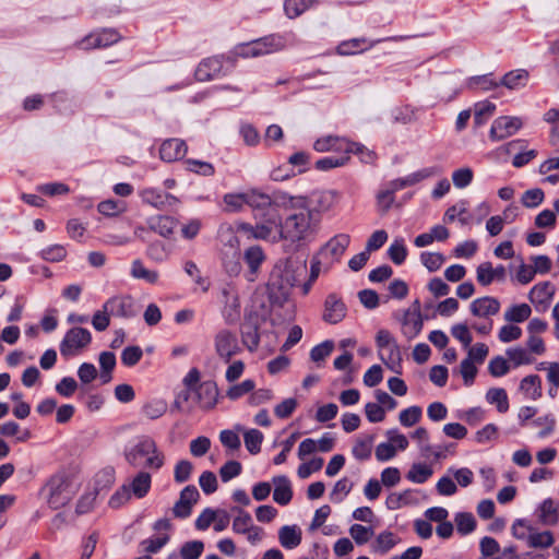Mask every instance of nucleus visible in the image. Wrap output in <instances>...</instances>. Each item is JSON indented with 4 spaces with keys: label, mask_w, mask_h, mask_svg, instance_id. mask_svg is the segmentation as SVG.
I'll use <instances>...</instances> for the list:
<instances>
[{
    "label": "nucleus",
    "mask_w": 559,
    "mask_h": 559,
    "mask_svg": "<svg viewBox=\"0 0 559 559\" xmlns=\"http://www.w3.org/2000/svg\"><path fill=\"white\" fill-rule=\"evenodd\" d=\"M532 309L527 304L512 306L504 312V320L508 322H523L530 318Z\"/></svg>",
    "instance_id": "nucleus-36"
},
{
    "label": "nucleus",
    "mask_w": 559,
    "mask_h": 559,
    "mask_svg": "<svg viewBox=\"0 0 559 559\" xmlns=\"http://www.w3.org/2000/svg\"><path fill=\"white\" fill-rule=\"evenodd\" d=\"M280 544L286 549H294L301 543V530L297 525H285L278 531Z\"/></svg>",
    "instance_id": "nucleus-23"
},
{
    "label": "nucleus",
    "mask_w": 559,
    "mask_h": 559,
    "mask_svg": "<svg viewBox=\"0 0 559 559\" xmlns=\"http://www.w3.org/2000/svg\"><path fill=\"white\" fill-rule=\"evenodd\" d=\"M510 370V365L508 360L502 356H496L491 358L488 364V371L492 377H502L507 374Z\"/></svg>",
    "instance_id": "nucleus-56"
},
{
    "label": "nucleus",
    "mask_w": 559,
    "mask_h": 559,
    "mask_svg": "<svg viewBox=\"0 0 559 559\" xmlns=\"http://www.w3.org/2000/svg\"><path fill=\"white\" fill-rule=\"evenodd\" d=\"M219 391L217 384L212 381H203L194 388V404L203 411H211L218 401Z\"/></svg>",
    "instance_id": "nucleus-8"
},
{
    "label": "nucleus",
    "mask_w": 559,
    "mask_h": 559,
    "mask_svg": "<svg viewBox=\"0 0 559 559\" xmlns=\"http://www.w3.org/2000/svg\"><path fill=\"white\" fill-rule=\"evenodd\" d=\"M223 69V60L219 57L204 59L195 70L198 81L205 82L217 76Z\"/></svg>",
    "instance_id": "nucleus-18"
},
{
    "label": "nucleus",
    "mask_w": 559,
    "mask_h": 559,
    "mask_svg": "<svg viewBox=\"0 0 559 559\" xmlns=\"http://www.w3.org/2000/svg\"><path fill=\"white\" fill-rule=\"evenodd\" d=\"M389 349L388 359L384 360L385 366L393 372L401 374L402 373V353L399 344L395 342Z\"/></svg>",
    "instance_id": "nucleus-38"
},
{
    "label": "nucleus",
    "mask_w": 559,
    "mask_h": 559,
    "mask_svg": "<svg viewBox=\"0 0 559 559\" xmlns=\"http://www.w3.org/2000/svg\"><path fill=\"white\" fill-rule=\"evenodd\" d=\"M243 260L249 267L246 277L249 282L255 281L257 273L265 260V254L260 246H251L245 250Z\"/></svg>",
    "instance_id": "nucleus-15"
},
{
    "label": "nucleus",
    "mask_w": 559,
    "mask_h": 559,
    "mask_svg": "<svg viewBox=\"0 0 559 559\" xmlns=\"http://www.w3.org/2000/svg\"><path fill=\"white\" fill-rule=\"evenodd\" d=\"M500 310V302L493 297H481L475 299L471 304V312L476 317H488L498 313Z\"/></svg>",
    "instance_id": "nucleus-20"
},
{
    "label": "nucleus",
    "mask_w": 559,
    "mask_h": 559,
    "mask_svg": "<svg viewBox=\"0 0 559 559\" xmlns=\"http://www.w3.org/2000/svg\"><path fill=\"white\" fill-rule=\"evenodd\" d=\"M204 549V544L201 540H192L183 544L180 549L182 559H198Z\"/></svg>",
    "instance_id": "nucleus-55"
},
{
    "label": "nucleus",
    "mask_w": 559,
    "mask_h": 559,
    "mask_svg": "<svg viewBox=\"0 0 559 559\" xmlns=\"http://www.w3.org/2000/svg\"><path fill=\"white\" fill-rule=\"evenodd\" d=\"M254 388H255L254 381L247 379L239 384H235V385L230 386L227 390L226 395L228 399L235 401V400L240 399L245 394L253 391Z\"/></svg>",
    "instance_id": "nucleus-48"
},
{
    "label": "nucleus",
    "mask_w": 559,
    "mask_h": 559,
    "mask_svg": "<svg viewBox=\"0 0 559 559\" xmlns=\"http://www.w3.org/2000/svg\"><path fill=\"white\" fill-rule=\"evenodd\" d=\"M346 316V306L335 295L330 294L324 302L323 320L330 324L341 322Z\"/></svg>",
    "instance_id": "nucleus-13"
},
{
    "label": "nucleus",
    "mask_w": 559,
    "mask_h": 559,
    "mask_svg": "<svg viewBox=\"0 0 559 559\" xmlns=\"http://www.w3.org/2000/svg\"><path fill=\"white\" fill-rule=\"evenodd\" d=\"M245 445L251 454H258L261 451L263 433L258 429H250L243 435Z\"/></svg>",
    "instance_id": "nucleus-41"
},
{
    "label": "nucleus",
    "mask_w": 559,
    "mask_h": 559,
    "mask_svg": "<svg viewBox=\"0 0 559 559\" xmlns=\"http://www.w3.org/2000/svg\"><path fill=\"white\" fill-rule=\"evenodd\" d=\"M528 528L527 546L531 548L546 549L554 545L555 537L550 531L536 532L533 527Z\"/></svg>",
    "instance_id": "nucleus-26"
},
{
    "label": "nucleus",
    "mask_w": 559,
    "mask_h": 559,
    "mask_svg": "<svg viewBox=\"0 0 559 559\" xmlns=\"http://www.w3.org/2000/svg\"><path fill=\"white\" fill-rule=\"evenodd\" d=\"M349 534L358 545L366 544L374 534L373 528L360 524H354L349 528Z\"/></svg>",
    "instance_id": "nucleus-52"
},
{
    "label": "nucleus",
    "mask_w": 559,
    "mask_h": 559,
    "mask_svg": "<svg viewBox=\"0 0 559 559\" xmlns=\"http://www.w3.org/2000/svg\"><path fill=\"white\" fill-rule=\"evenodd\" d=\"M506 354L514 367L530 365L534 361V358L531 356L527 349L522 347L508 348Z\"/></svg>",
    "instance_id": "nucleus-42"
},
{
    "label": "nucleus",
    "mask_w": 559,
    "mask_h": 559,
    "mask_svg": "<svg viewBox=\"0 0 559 559\" xmlns=\"http://www.w3.org/2000/svg\"><path fill=\"white\" fill-rule=\"evenodd\" d=\"M432 475V469L424 464H414L407 473V478L416 484L425 483Z\"/></svg>",
    "instance_id": "nucleus-47"
},
{
    "label": "nucleus",
    "mask_w": 559,
    "mask_h": 559,
    "mask_svg": "<svg viewBox=\"0 0 559 559\" xmlns=\"http://www.w3.org/2000/svg\"><path fill=\"white\" fill-rule=\"evenodd\" d=\"M544 191L539 188L526 190L522 195V204L525 207H536L544 201Z\"/></svg>",
    "instance_id": "nucleus-59"
},
{
    "label": "nucleus",
    "mask_w": 559,
    "mask_h": 559,
    "mask_svg": "<svg viewBox=\"0 0 559 559\" xmlns=\"http://www.w3.org/2000/svg\"><path fill=\"white\" fill-rule=\"evenodd\" d=\"M238 512V515L233 521V531L237 534H246L252 524L251 515L239 508H234Z\"/></svg>",
    "instance_id": "nucleus-43"
},
{
    "label": "nucleus",
    "mask_w": 559,
    "mask_h": 559,
    "mask_svg": "<svg viewBox=\"0 0 559 559\" xmlns=\"http://www.w3.org/2000/svg\"><path fill=\"white\" fill-rule=\"evenodd\" d=\"M70 479L64 472L52 475L45 485L47 503L53 510L64 507L71 499L69 493Z\"/></svg>",
    "instance_id": "nucleus-4"
},
{
    "label": "nucleus",
    "mask_w": 559,
    "mask_h": 559,
    "mask_svg": "<svg viewBox=\"0 0 559 559\" xmlns=\"http://www.w3.org/2000/svg\"><path fill=\"white\" fill-rule=\"evenodd\" d=\"M476 274L477 282L483 286H488L493 281H504L507 272L503 265L492 267L490 262H483L477 266Z\"/></svg>",
    "instance_id": "nucleus-14"
},
{
    "label": "nucleus",
    "mask_w": 559,
    "mask_h": 559,
    "mask_svg": "<svg viewBox=\"0 0 559 559\" xmlns=\"http://www.w3.org/2000/svg\"><path fill=\"white\" fill-rule=\"evenodd\" d=\"M103 308L115 317L131 318L135 316L134 302L130 296L112 297L108 299Z\"/></svg>",
    "instance_id": "nucleus-11"
},
{
    "label": "nucleus",
    "mask_w": 559,
    "mask_h": 559,
    "mask_svg": "<svg viewBox=\"0 0 559 559\" xmlns=\"http://www.w3.org/2000/svg\"><path fill=\"white\" fill-rule=\"evenodd\" d=\"M147 225L150 230L155 231L162 237L166 238L174 233L177 226V222L171 216L157 215L150 217L147 221Z\"/></svg>",
    "instance_id": "nucleus-21"
},
{
    "label": "nucleus",
    "mask_w": 559,
    "mask_h": 559,
    "mask_svg": "<svg viewBox=\"0 0 559 559\" xmlns=\"http://www.w3.org/2000/svg\"><path fill=\"white\" fill-rule=\"evenodd\" d=\"M334 349L333 341H324L321 344L314 346L310 352V358L314 362L323 361Z\"/></svg>",
    "instance_id": "nucleus-53"
},
{
    "label": "nucleus",
    "mask_w": 559,
    "mask_h": 559,
    "mask_svg": "<svg viewBox=\"0 0 559 559\" xmlns=\"http://www.w3.org/2000/svg\"><path fill=\"white\" fill-rule=\"evenodd\" d=\"M414 309L406 310L402 324H403V333L406 337L413 338L417 336L423 329V318L420 313V304L418 300H415L413 304Z\"/></svg>",
    "instance_id": "nucleus-12"
},
{
    "label": "nucleus",
    "mask_w": 559,
    "mask_h": 559,
    "mask_svg": "<svg viewBox=\"0 0 559 559\" xmlns=\"http://www.w3.org/2000/svg\"><path fill=\"white\" fill-rule=\"evenodd\" d=\"M366 38H353L349 40L342 41L337 46V52L343 56L353 55L356 51H364L367 47L362 48L361 45L366 44Z\"/></svg>",
    "instance_id": "nucleus-54"
},
{
    "label": "nucleus",
    "mask_w": 559,
    "mask_h": 559,
    "mask_svg": "<svg viewBox=\"0 0 559 559\" xmlns=\"http://www.w3.org/2000/svg\"><path fill=\"white\" fill-rule=\"evenodd\" d=\"M496 110V105L490 102H480L475 105L474 122L481 126L487 118L491 117Z\"/></svg>",
    "instance_id": "nucleus-44"
},
{
    "label": "nucleus",
    "mask_w": 559,
    "mask_h": 559,
    "mask_svg": "<svg viewBox=\"0 0 559 559\" xmlns=\"http://www.w3.org/2000/svg\"><path fill=\"white\" fill-rule=\"evenodd\" d=\"M314 0H285L284 11L287 17L295 19L311 8Z\"/></svg>",
    "instance_id": "nucleus-33"
},
{
    "label": "nucleus",
    "mask_w": 559,
    "mask_h": 559,
    "mask_svg": "<svg viewBox=\"0 0 559 559\" xmlns=\"http://www.w3.org/2000/svg\"><path fill=\"white\" fill-rule=\"evenodd\" d=\"M440 173H441L440 167L432 166V167L423 168L416 173H413V174L406 176L405 178H406L408 187H411V186H414L427 178L437 176Z\"/></svg>",
    "instance_id": "nucleus-49"
},
{
    "label": "nucleus",
    "mask_w": 559,
    "mask_h": 559,
    "mask_svg": "<svg viewBox=\"0 0 559 559\" xmlns=\"http://www.w3.org/2000/svg\"><path fill=\"white\" fill-rule=\"evenodd\" d=\"M396 545L394 534L389 531H384L378 535L374 543L371 545L372 551L381 555L386 554Z\"/></svg>",
    "instance_id": "nucleus-34"
},
{
    "label": "nucleus",
    "mask_w": 559,
    "mask_h": 559,
    "mask_svg": "<svg viewBox=\"0 0 559 559\" xmlns=\"http://www.w3.org/2000/svg\"><path fill=\"white\" fill-rule=\"evenodd\" d=\"M420 417H421V408L419 406H411L406 409H403L400 413L399 419L403 426L412 427L417 421H419Z\"/></svg>",
    "instance_id": "nucleus-57"
},
{
    "label": "nucleus",
    "mask_w": 559,
    "mask_h": 559,
    "mask_svg": "<svg viewBox=\"0 0 559 559\" xmlns=\"http://www.w3.org/2000/svg\"><path fill=\"white\" fill-rule=\"evenodd\" d=\"M194 388H186L181 390L175 399L174 407H176L179 411H185L187 413H191L194 407Z\"/></svg>",
    "instance_id": "nucleus-31"
},
{
    "label": "nucleus",
    "mask_w": 559,
    "mask_h": 559,
    "mask_svg": "<svg viewBox=\"0 0 559 559\" xmlns=\"http://www.w3.org/2000/svg\"><path fill=\"white\" fill-rule=\"evenodd\" d=\"M554 295V288L549 282L535 285L531 293L530 299L532 302H546L551 299Z\"/></svg>",
    "instance_id": "nucleus-40"
},
{
    "label": "nucleus",
    "mask_w": 559,
    "mask_h": 559,
    "mask_svg": "<svg viewBox=\"0 0 559 559\" xmlns=\"http://www.w3.org/2000/svg\"><path fill=\"white\" fill-rule=\"evenodd\" d=\"M40 255L46 261L59 262L66 258L67 250L61 245H52L46 249H43Z\"/></svg>",
    "instance_id": "nucleus-63"
},
{
    "label": "nucleus",
    "mask_w": 559,
    "mask_h": 559,
    "mask_svg": "<svg viewBox=\"0 0 559 559\" xmlns=\"http://www.w3.org/2000/svg\"><path fill=\"white\" fill-rule=\"evenodd\" d=\"M119 40V35L114 29H105L98 34H92L85 37L82 45L85 49L105 48Z\"/></svg>",
    "instance_id": "nucleus-19"
},
{
    "label": "nucleus",
    "mask_w": 559,
    "mask_h": 559,
    "mask_svg": "<svg viewBox=\"0 0 559 559\" xmlns=\"http://www.w3.org/2000/svg\"><path fill=\"white\" fill-rule=\"evenodd\" d=\"M454 522L457 532L462 535L472 533L476 527V520L469 512H460L455 515Z\"/></svg>",
    "instance_id": "nucleus-39"
},
{
    "label": "nucleus",
    "mask_w": 559,
    "mask_h": 559,
    "mask_svg": "<svg viewBox=\"0 0 559 559\" xmlns=\"http://www.w3.org/2000/svg\"><path fill=\"white\" fill-rule=\"evenodd\" d=\"M92 342V334L87 329L74 326L67 331L60 342V354L64 358L81 354Z\"/></svg>",
    "instance_id": "nucleus-5"
},
{
    "label": "nucleus",
    "mask_w": 559,
    "mask_h": 559,
    "mask_svg": "<svg viewBox=\"0 0 559 559\" xmlns=\"http://www.w3.org/2000/svg\"><path fill=\"white\" fill-rule=\"evenodd\" d=\"M522 120L518 117H499L490 128V139L492 141H500L511 136L522 127Z\"/></svg>",
    "instance_id": "nucleus-9"
},
{
    "label": "nucleus",
    "mask_w": 559,
    "mask_h": 559,
    "mask_svg": "<svg viewBox=\"0 0 559 559\" xmlns=\"http://www.w3.org/2000/svg\"><path fill=\"white\" fill-rule=\"evenodd\" d=\"M214 348L216 355L224 362H229L235 355L241 352L236 334L227 329L219 330L215 334Z\"/></svg>",
    "instance_id": "nucleus-7"
},
{
    "label": "nucleus",
    "mask_w": 559,
    "mask_h": 559,
    "mask_svg": "<svg viewBox=\"0 0 559 559\" xmlns=\"http://www.w3.org/2000/svg\"><path fill=\"white\" fill-rule=\"evenodd\" d=\"M486 400L490 404H496L499 413H506L509 409V400L504 389H489L486 393Z\"/></svg>",
    "instance_id": "nucleus-32"
},
{
    "label": "nucleus",
    "mask_w": 559,
    "mask_h": 559,
    "mask_svg": "<svg viewBox=\"0 0 559 559\" xmlns=\"http://www.w3.org/2000/svg\"><path fill=\"white\" fill-rule=\"evenodd\" d=\"M242 471V466L238 461H228L219 469V476L224 483L237 477Z\"/></svg>",
    "instance_id": "nucleus-62"
},
{
    "label": "nucleus",
    "mask_w": 559,
    "mask_h": 559,
    "mask_svg": "<svg viewBox=\"0 0 559 559\" xmlns=\"http://www.w3.org/2000/svg\"><path fill=\"white\" fill-rule=\"evenodd\" d=\"M286 41L283 36L272 34L237 47V56L241 58H257L284 49Z\"/></svg>",
    "instance_id": "nucleus-3"
},
{
    "label": "nucleus",
    "mask_w": 559,
    "mask_h": 559,
    "mask_svg": "<svg viewBox=\"0 0 559 559\" xmlns=\"http://www.w3.org/2000/svg\"><path fill=\"white\" fill-rule=\"evenodd\" d=\"M307 199V206L313 211V216L317 212H326L331 210L338 199V194L333 190L314 191Z\"/></svg>",
    "instance_id": "nucleus-10"
},
{
    "label": "nucleus",
    "mask_w": 559,
    "mask_h": 559,
    "mask_svg": "<svg viewBox=\"0 0 559 559\" xmlns=\"http://www.w3.org/2000/svg\"><path fill=\"white\" fill-rule=\"evenodd\" d=\"M152 484V477L147 472H139L135 477L132 479L130 485H127L130 488L132 495L136 498H143L150 491Z\"/></svg>",
    "instance_id": "nucleus-28"
},
{
    "label": "nucleus",
    "mask_w": 559,
    "mask_h": 559,
    "mask_svg": "<svg viewBox=\"0 0 559 559\" xmlns=\"http://www.w3.org/2000/svg\"><path fill=\"white\" fill-rule=\"evenodd\" d=\"M240 332L243 345L250 352H254L260 343L258 318H249L245 320V322L241 325Z\"/></svg>",
    "instance_id": "nucleus-17"
},
{
    "label": "nucleus",
    "mask_w": 559,
    "mask_h": 559,
    "mask_svg": "<svg viewBox=\"0 0 559 559\" xmlns=\"http://www.w3.org/2000/svg\"><path fill=\"white\" fill-rule=\"evenodd\" d=\"M473 178L474 173L469 167L459 168L452 174L453 185L459 189L466 188L468 185H471Z\"/></svg>",
    "instance_id": "nucleus-50"
},
{
    "label": "nucleus",
    "mask_w": 559,
    "mask_h": 559,
    "mask_svg": "<svg viewBox=\"0 0 559 559\" xmlns=\"http://www.w3.org/2000/svg\"><path fill=\"white\" fill-rule=\"evenodd\" d=\"M350 237L347 234H337L322 248V252H329L332 258L338 259L349 246Z\"/></svg>",
    "instance_id": "nucleus-25"
},
{
    "label": "nucleus",
    "mask_w": 559,
    "mask_h": 559,
    "mask_svg": "<svg viewBox=\"0 0 559 559\" xmlns=\"http://www.w3.org/2000/svg\"><path fill=\"white\" fill-rule=\"evenodd\" d=\"M186 164L187 168L190 171L199 174L201 176L211 177L215 173L214 166L207 162L188 159Z\"/></svg>",
    "instance_id": "nucleus-61"
},
{
    "label": "nucleus",
    "mask_w": 559,
    "mask_h": 559,
    "mask_svg": "<svg viewBox=\"0 0 559 559\" xmlns=\"http://www.w3.org/2000/svg\"><path fill=\"white\" fill-rule=\"evenodd\" d=\"M349 159V156L346 154L340 156H326L316 162V168L318 170H330L332 168L344 166Z\"/></svg>",
    "instance_id": "nucleus-45"
},
{
    "label": "nucleus",
    "mask_w": 559,
    "mask_h": 559,
    "mask_svg": "<svg viewBox=\"0 0 559 559\" xmlns=\"http://www.w3.org/2000/svg\"><path fill=\"white\" fill-rule=\"evenodd\" d=\"M349 153L359 155L361 162L366 164H372L377 158L376 153L373 151H370L362 144L356 142L346 143L345 154L348 155Z\"/></svg>",
    "instance_id": "nucleus-37"
},
{
    "label": "nucleus",
    "mask_w": 559,
    "mask_h": 559,
    "mask_svg": "<svg viewBox=\"0 0 559 559\" xmlns=\"http://www.w3.org/2000/svg\"><path fill=\"white\" fill-rule=\"evenodd\" d=\"M539 521L554 526L559 522V503L551 498L545 499L539 507Z\"/></svg>",
    "instance_id": "nucleus-24"
},
{
    "label": "nucleus",
    "mask_w": 559,
    "mask_h": 559,
    "mask_svg": "<svg viewBox=\"0 0 559 559\" xmlns=\"http://www.w3.org/2000/svg\"><path fill=\"white\" fill-rule=\"evenodd\" d=\"M528 72L524 69H518L506 73L500 82L501 85L515 90L527 84Z\"/></svg>",
    "instance_id": "nucleus-30"
},
{
    "label": "nucleus",
    "mask_w": 559,
    "mask_h": 559,
    "mask_svg": "<svg viewBox=\"0 0 559 559\" xmlns=\"http://www.w3.org/2000/svg\"><path fill=\"white\" fill-rule=\"evenodd\" d=\"M500 83L496 82L490 74L473 76L468 80L467 86L469 90L480 88L483 91H490L499 86Z\"/></svg>",
    "instance_id": "nucleus-46"
},
{
    "label": "nucleus",
    "mask_w": 559,
    "mask_h": 559,
    "mask_svg": "<svg viewBox=\"0 0 559 559\" xmlns=\"http://www.w3.org/2000/svg\"><path fill=\"white\" fill-rule=\"evenodd\" d=\"M290 203L294 212L280 224V230L277 236L273 237V241L280 239L292 242L308 240L318 230L320 217L313 216V211L308 209L307 199L305 197L292 198Z\"/></svg>",
    "instance_id": "nucleus-1"
},
{
    "label": "nucleus",
    "mask_w": 559,
    "mask_h": 559,
    "mask_svg": "<svg viewBox=\"0 0 559 559\" xmlns=\"http://www.w3.org/2000/svg\"><path fill=\"white\" fill-rule=\"evenodd\" d=\"M520 390L530 399L538 400L542 396V380L537 374H530L520 382Z\"/></svg>",
    "instance_id": "nucleus-29"
},
{
    "label": "nucleus",
    "mask_w": 559,
    "mask_h": 559,
    "mask_svg": "<svg viewBox=\"0 0 559 559\" xmlns=\"http://www.w3.org/2000/svg\"><path fill=\"white\" fill-rule=\"evenodd\" d=\"M420 260L430 272H435L443 264L444 257L439 252H423L420 254Z\"/></svg>",
    "instance_id": "nucleus-58"
},
{
    "label": "nucleus",
    "mask_w": 559,
    "mask_h": 559,
    "mask_svg": "<svg viewBox=\"0 0 559 559\" xmlns=\"http://www.w3.org/2000/svg\"><path fill=\"white\" fill-rule=\"evenodd\" d=\"M143 356L142 348L140 346H128L122 350L121 361L127 367L136 365Z\"/></svg>",
    "instance_id": "nucleus-60"
},
{
    "label": "nucleus",
    "mask_w": 559,
    "mask_h": 559,
    "mask_svg": "<svg viewBox=\"0 0 559 559\" xmlns=\"http://www.w3.org/2000/svg\"><path fill=\"white\" fill-rule=\"evenodd\" d=\"M388 254L393 263L400 265L402 264L407 255V249L404 245L403 239H396L394 242L390 246L388 250Z\"/></svg>",
    "instance_id": "nucleus-51"
},
{
    "label": "nucleus",
    "mask_w": 559,
    "mask_h": 559,
    "mask_svg": "<svg viewBox=\"0 0 559 559\" xmlns=\"http://www.w3.org/2000/svg\"><path fill=\"white\" fill-rule=\"evenodd\" d=\"M273 484L275 486L273 492L274 501L281 506L288 504L293 499V490L289 479L284 475L275 476L273 477Z\"/></svg>",
    "instance_id": "nucleus-22"
},
{
    "label": "nucleus",
    "mask_w": 559,
    "mask_h": 559,
    "mask_svg": "<svg viewBox=\"0 0 559 559\" xmlns=\"http://www.w3.org/2000/svg\"><path fill=\"white\" fill-rule=\"evenodd\" d=\"M131 275L134 278L143 280L150 284L158 281V273L154 270L146 269L141 260H134L131 265Z\"/></svg>",
    "instance_id": "nucleus-35"
},
{
    "label": "nucleus",
    "mask_w": 559,
    "mask_h": 559,
    "mask_svg": "<svg viewBox=\"0 0 559 559\" xmlns=\"http://www.w3.org/2000/svg\"><path fill=\"white\" fill-rule=\"evenodd\" d=\"M192 469L193 466L191 462L187 460L179 461L175 466V481L179 484L187 481L191 476Z\"/></svg>",
    "instance_id": "nucleus-64"
},
{
    "label": "nucleus",
    "mask_w": 559,
    "mask_h": 559,
    "mask_svg": "<svg viewBox=\"0 0 559 559\" xmlns=\"http://www.w3.org/2000/svg\"><path fill=\"white\" fill-rule=\"evenodd\" d=\"M126 461L133 467L159 469L164 465V455L158 451L151 437H141L139 441L124 452Z\"/></svg>",
    "instance_id": "nucleus-2"
},
{
    "label": "nucleus",
    "mask_w": 559,
    "mask_h": 559,
    "mask_svg": "<svg viewBox=\"0 0 559 559\" xmlns=\"http://www.w3.org/2000/svg\"><path fill=\"white\" fill-rule=\"evenodd\" d=\"M307 274V260L301 257H289L281 270V287L292 288L300 284Z\"/></svg>",
    "instance_id": "nucleus-6"
},
{
    "label": "nucleus",
    "mask_w": 559,
    "mask_h": 559,
    "mask_svg": "<svg viewBox=\"0 0 559 559\" xmlns=\"http://www.w3.org/2000/svg\"><path fill=\"white\" fill-rule=\"evenodd\" d=\"M187 153L185 141L179 139H169L162 143L159 156L165 162H175L182 158Z\"/></svg>",
    "instance_id": "nucleus-16"
},
{
    "label": "nucleus",
    "mask_w": 559,
    "mask_h": 559,
    "mask_svg": "<svg viewBox=\"0 0 559 559\" xmlns=\"http://www.w3.org/2000/svg\"><path fill=\"white\" fill-rule=\"evenodd\" d=\"M144 202L157 207L162 209L165 205H171L173 203L177 202V199L169 194L164 193L162 191L155 190V189H146L142 193Z\"/></svg>",
    "instance_id": "nucleus-27"
}]
</instances>
